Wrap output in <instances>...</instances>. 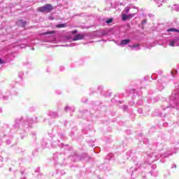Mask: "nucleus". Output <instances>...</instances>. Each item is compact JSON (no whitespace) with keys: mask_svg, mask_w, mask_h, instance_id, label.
<instances>
[{"mask_svg":"<svg viewBox=\"0 0 179 179\" xmlns=\"http://www.w3.org/2000/svg\"><path fill=\"white\" fill-rule=\"evenodd\" d=\"M52 9H54V7H52V5L48 3L43 6L38 8L37 10L38 12H41L42 13H50V12H51Z\"/></svg>","mask_w":179,"mask_h":179,"instance_id":"1","label":"nucleus"},{"mask_svg":"<svg viewBox=\"0 0 179 179\" xmlns=\"http://www.w3.org/2000/svg\"><path fill=\"white\" fill-rule=\"evenodd\" d=\"M134 16H135V13H129L128 15L122 14V19L124 22H125V20H129L132 19Z\"/></svg>","mask_w":179,"mask_h":179,"instance_id":"2","label":"nucleus"},{"mask_svg":"<svg viewBox=\"0 0 179 179\" xmlns=\"http://www.w3.org/2000/svg\"><path fill=\"white\" fill-rule=\"evenodd\" d=\"M85 38V34H77L73 38V41H77V40H83Z\"/></svg>","mask_w":179,"mask_h":179,"instance_id":"3","label":"nucleus"},{"mask_svg":"<svg viewBox=\"0 0 179 179\" xmlns=\"http://www.w3.org/2000/svg\"><path fill=\"white\" fill-rule=\"evenodd\" d=\"M131 43V39H123L119 43V45H127V44H129Z\"/></svg>","mask_w":179,"mask_h":179,"instance_id":"4","label":"nucleus"},{"mask_svg":"<svg viewBox=\"0 0 179 179\" xmlns=\"http://www.w3.org/2000/svg\"><path fill=\"white\" fill-rule=\"evenodd\" d=\"M129 48H134V50H141L140 47H141V45L138 44V43H135L134 45H129Z\"/></svg>","mask_w":179,"mask_h":179,"instance_id":"5","label":"nucleus"},{"mask_svg":"<svg viewBox=\"0 0 179 179\" xmlns=\"http://www.w3.org/2000/svg\"><path fill=\"white\" fill-rule=\"evenodd\" d=\"M169 45L170 47H176V45H177L176 44V41H171L169 43Z\"/></svg>","mask_w":179,"mask_h":179,"instance_id":"6","label":"nucleus"},{"mask_svg":"<svg viewBox=\"0 0 179 179\" xmlns=\"http://www.w3.org/2000/svg\"><path fill=\"white\" fill-rule=\"evenodd\" d=\"M50 115L51 116V117H58V113H55V112H50Z\"/></svg>","mask_w":179,"mask_h":179,"instance_id":"7","label":"nucleus"},{"mask_svg":"<svg viewBox=\"0 0 179 179\" xmlns=\"http://www.w3.org/2000/svg\"><path fill=\"white\" fill-rule=\"evenodd\" d=\"M54 33H55V31H50L43 33V34L45 36H47V34H54Z\"/></svg>","mask_w":179,"mask_h":179,"instance_id":"8","label":"nucleus"},{"mask_svg":"<svg viewBox=\"0 0 179 179\" xmlns=\"http://www.w3.org/2000/svg\"><path fill=\"white\" fill-rule=\"evenodd\" d=\"M167 31H176V33H179V30L177 29H173V28H171V29H169L167 30Z\"/></svg>","mask_w":179,"mask_h":179,"instance_id":"9","label":"nucleus"},{"mask_svg":"<svg viewBox=\"0 0 179 179\" xmlns=\"http://www.w3.org/2000/svg\"><path fill=\"white\" fill-rule=\"evenodd\" d=\"M66 24H59L56 25V27H57L58 29H61L62 27H65Z\"/></svg>","mask_w":179,"mask_h":179,"instance_id":"10","label":"nucleus"},{"mask_svg":"<svg viewBox=\"0 0 179 179\" xmlns=\"http://www.w3.org/2000/svg\"><path fill=\"white\" fill-rule=\"evenodd\" d=\"M130 9H131V8H129V6L125 7V8H124L125 13H129Z\"/></svg>","mask_w":179,"mask_h":179,"instance_id":"11","label":"nucleus"},{"mask_svg":"<svg viewBox=\"0 0 179 179\" xmlns=\"http://www.w3.org/2000/svg\"><path fill=\"white\" fill-rule=\"evenodd\" d=\"M69 110H71V107L66 106L65 108H64V111H69Z\"/></svg>","mask_w":179,"mask_h":179,"instance_id":"12","label":"nucleus"},{"mask_svg":"<svg viewBox=\"0 0 179 179\" xmlns=\"http://www.w3.org/2000/svg\"><path fill=\"white\" fill-rule=\"evenodd\" d=\"M22 23V27H24L26 26V22H23L22 20L20 21Z\"/></svg>","mask_w":179,"mask_h":179,"instance_id":"13","label":"nucleus"},{"mask_svg":"<svg viewBox=\"0 0 179 179\" xmlns=\"http://www.w3.org/2000/svg\"><path fill=\"white\" fill-rule=\"evenodd\" d=\"M113 22V19H108V20H106V23H108V24H110V23H111Z\"/></svg>","mask_w":179,"mask_h":179,"instance_id":"14","label":"nucleus"},{"mask_svg":"<svg viewBox=\"0 0 179 179\" xmlns=\"http://www.w3.org/2000/svg\"><path fill=\"white\" fill-rule=\"evenodd\" d=\"M76 33H78V30H74L72 31L73 34H76Z\"/></svg>","mask_w":179,"mask_h":179,"instance_id":"15","label":"nucleus"},{"mask_svg":"<svg viewBox=\"0 0 179 179\" xmlns=\"http://www.w3.org/2000/svg\"><path fill=\"white\" fill-rule=\"evenodd\" d=\"M178 6V8L176 9V10H179V6H175L174 9H176V7Z\"/></svg>","mask_w":179,"mask_h":179,"instance_id":"16","label":"nucleus"},{"mask_svg":"<svg viewBox=\"0 0 179 179\" xmlns=\"http://www.w3.org/2000/svg\"><path fill=\"white\" fill-rule=\"evenodd\" d=\"M0 64H3V62H2V59H0Z\"/></svg>","mask_w":179,"mask_h":179,"instance_id":"17","label":"nucleus"},{"mask_svg":"<svg viewBox=\"0 0 179 179\" xmlns=\"http://www.w3.org/2000/svg\"><path fill=\"white\" fill-rule=\"evenodd\" d=\"M145 23H146V20H144V21L143 22V24H145Z\"/></svg>","mask_w":179,"mask_h":179,"instance_id":"18","label":"nucleus"},{"mask_svg":"<svg viewBox=\"0 0 179 179\" xmlns=\"http://www.w3.org/2000/svg\"><path fill=\"white\" fill-rule=\"evenodd\" d=\"M71 45L73 46L74 45L73 43H72Z\"/></svg>","mask_w":179,"mask_h":179,"instance_id":"19","label":"nucleus"},{"mask_svg":"<svg viewBox=\"0 0 179 179\" xmlns=\"http://www.w3.org/2000/svg\"><path fill=\"white\" fill-rule=\"evenodd\" d=\"M73 110H74V109L73 108V109H72V111H73Z\"/></svg>","mask_w":179,"mask_h":179,"instance_id":"20","label":"nucleus"}]
</instances>
